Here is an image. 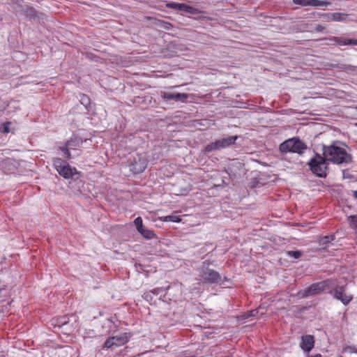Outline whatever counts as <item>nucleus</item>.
I'll return each mask as SVG.
<instances>
[{
  "label": "nucleus",
  "mask_w": 357,
  "mask_h": 357,
  "mask_svg": "<svg viewBox=\"0 0 357 357\" xmlns=\"http://www.w3.org/2000/svg\"><path fill=\"white\" fill-rule=\"evenodd\" d=\"M324 157L326 160L335 164L347 163L351 161V157L346 150L335 144L323 146Z\"/></svg>",
  "instance_id": "1"
},
{
  "label": "nucleus",
  "mask_w": 357,
  "mask_h": 357,
  "mask_svg": "<svg viewBox=\"0 0 357 357\" xmlns=\"http://www.w3.org/2000/svg\"><path fill=\"white\" fill-rule=\"evenodd\" d=\"M307 149L306 144L301 139L293 137L285 140L279 146L282 153H301Z\"/></svg>",
  "instance_id": "2"
},
{
  "label": "nucleus",
  "mask_w": 357,
  "mask_h": 357,
  "mask_svg": "<svg viewBox=\"0 0 357 357\" xmlns=\"http://www.w3.org/2000/svg\"><path fill=\"white\" fill-rule=\"evenodd\" d=\"M238 139V136H228L226 137H222L220 139H216L215 142H211L207 144L204 149L202 150V153L204 154H207L210 152L220 151L222 149H226L231 145L235 144L236 140Z\"/></svg>",
  "instance_id": "3"
},
{
  "label": "nucleus",
  "mask_w": 357,
  "mask_h": 357,
  "mask_svg": "<svg viewBox=\"0 0 357 357\" xmlns=\"http://www.w3.org/2000/svg\"><path fill=\"white\" fill-rule=\"evenodd\" d=\"M208 266L206 261L203 262L199 269L200 280L204 283H219L221 281L220 275L216 271L210 268Z\"/></svg>",
  "instance_id": "4"
},
{
  "label": "nucleus",
  "mask_w": 357,
  "mask_h": 357,
  "mask_svg": "<svg viewBox=\"0 0 357 357\" xmlns=\"http://www.w3.org/2000/svg\"><path fill=\"white\" fill-rule=\"evenodd\" d=\"M324 157L320 155H316L313 157L308 165L312 172L317 174L318 176L322 177L326 175V171L327 169V162Z\"/></svg>",
  "instance_id": "5"
},
{
  "label": "nucleus",
  "mask_w": 357,
  "mask_h": 357,
  "mask_svg": "<svg viewBox=\"0 0 357 357\" xmlns=\"http://www.w3.org/2000/svg\"><path fill=\"white\" fill-rule=\"evenodd\" d=\"M53 165L58 173L65 178H70L77 174L75 167H71L69 164L61 158H55Z\"/></svg>",
  "instance_id": "6"
},
{
  "label": "nucleus",
  "mask_w": 357,
  "mask_h": 357,
  "mask_svg": "<svg viewBox=\"0 0 357 357\" xmlns=\"http://www.w3.org/2000/svg\"><path fill=\"white\" fill-rule=\"evenodd\" d=\"M326 286L327 281H322L312 284L303 291H300L298 293V296L300 298H306L308 296L319 294L320 293L325 290Z\"/></svg>",
  "instance_id": "7"
},
{
  "label": "nucleus",
  "mask_w": 357,
  "mask_h": 357,
  "mask_svg": "<svg viewBox=\"0 0 357 357\" xmlns=\"http://www.w3.org/2000/svg\"><path fill=\"white\" fill-rule=\"evenodd\" d=\"M331 294L345 305L349 304L353 299V296L346 292V289L344 286L336 287L331 291Z\"/></svg>",
  "instance_id": "8"
},
{
  "label": "nucleus",
  "mask_w": 357,
  "mask_h": 357,
  "mask_svg": "<svg viewBox=\"0 0 357 357\" xmlns=\"http://www.w3.org/2000/svg\"><path fill=\"white\" fill-rule=\"evenodd\" d=\"M147 165V161L142 155L137 154V158L134 157L133 161L131 162L132 170L135 173L143 172Z\"/></svg>",
  "instance_id": "9"
},
{
  "label": "nucleus",
  "mask_w": 357,
  "mask_h": 357,
  "mask_svg": "<svg viewBox=\"0 0 357 357\" xmlns=\"http://www.w3.org/2000/svg\"><path fill=\"white\" fill-rule=\"evenodd\" d=\"M294 4L302 6H327L331 5V2L321 0H293Z\"/></svg>",
  "instance_id": "10"
},
{
  "label": "nucleus",
  "mask_w": 357,
  "mask_h": 357,
  "mask_svg": "<svg viewBox=\"0 0 357 357\" xmlns=\"http://www.w3.org/2000/svg\"><path fill=\"white\" fill-rule=\"evenodd\" d=\"M314 344V340L312 335H306L301 337L300 346L303 351L309 352L313 348Z\"/></svg>",
  "instance_id": "11"
},
{
  "label": "nucleus",
  "mask_w": 357,
  "mask_h": 357,
  "mask_svg": "<svg viewBox=\"0 0 357 357\" xmlns=\"http://www.w3.org/2000/svg\"><path fill=\"white\" fill-rule=\"evenodd\" d=\"M161 96L163 99L176 100H183L188 98V94L186 93L170 92H162Z\"/></svg>",
  "instance_id": "12"
},
{
  "label": "nucleus",
  "mask_w": 357,
  "mask_h": 357,
  "mask_svg": "<svg viewBox=\"0 0 357 357\" xmlns=\"http://www.w3.org/2000/svg\"><path fill=\"white\" fill-rule=\"evenodd\" d=\"M112 340L114 341L115 347H121L128 342L130 335L125 333L120 335L111 337Z\"/></svg>",
  "instance_id": "13"
},
{
  "label": "nucleus",
  "mask_w": 357,
  "mask_h": 357,
  "mask_svg": "<svg viewBox=\"0 0 357 357\" xmlns=\"http://www.w3.org/2000/svg\"><path fill=\"white\" fill-rule=\"evenodd\" d=\"M169 7L174 9H176L178 10L184 11L188 13H192L194 10V8L190 6L185 3H170Z\"/></svg>",
  "instance_id": "14"
},
{
  "label": "nucleus",
  "mask_w": 357,
  "mask_h": 357,
  "mask_svg": "<svg viewBox=\"0 0 357 357\" xmlns=\"http://www.w3.org/2000/svg\"><path fill=\"white\" fill-rule=\"evenodd\" d=\"M346 14L335 13L332 14L327 15L326 17V20L327 21H337L341 22L347 18Z\"/></svg>",
  "instance_id": "15"
},
{
  "label": "nucleus",
  "mask_w": 357,
  "mask_h": 357,
  "mask_svg": "<svg viewBox=\"0 0 357 357\" xmlns=\"http://www.w3.org/2000/svg\"><path fill=\"white\" fill-rule=\"evenodd\" d=\"M139 232L145 238L147 239H152L153 238L155 235L153 230L146 229L144 227L142 228V229H140Z\"/></svg>",
  "instance_id": "16"
},
{
  "label": "nucleus",
  "mask_w": 357,
  "mask_h": 357,
  "mask_svg": "<svg viewBox=\"0 0 357 357\" xmlns=\"http://www.w3.org/2000/svg\"><path fill=\"white\" fill-rule=\"evenodd\" d=\"M162 221L164 222H179L181 220V218L175 213L166 215L162 218Z\"/></svg>",
  "instance_id": "17"
},
{
  "label": "nucleus",
  "mask_w": 357,
  "mask_h": 357,
  "mask_svg": "<svg viewBox=\"0 0 357 357\" xmlns=\"http://www.w3.org/2000/svg\"><path fill=\"white\" fill-rule=\"evenodd\" d=\"M81 143H82V141L79 139L75 138V139H71L68 140L66 143V145L70 149H75V146H78Z\"/></svg>",
  "instance_id": "18"
},
{
  "label": "nucleus",
  "mask_w": 357,
  "mask_h": 357,
  "mask_svg": "<svg viewBox=\"0 0 357 357\" xmlns=\"http://www.w3.org/2000/svg\"><path fill=\"white\" fill-rule=\"evenodd\" d=\"M334 238H335V236L333 235L323 236V237L320 238V239H319V245H326L328 243L333 241Z\"/></svg>",
  "instance_id": "19"
},
{
  "label": "nucleus",
  "mask_w": 357,
  "mask_h": 357,
  "mask_svg": "<svg viewBox=\"0 0 357 357\" xmlns=\"http://www.w3.org/2000/svg\"><path fill=\"white\" fill-rule=\"evenodd\" d=\"M11 123L10 122H6L4 123L1 127L0 128V132L2 133L8 134L10 132V126Z\"/></svg>",
  "instance_id": "20"
},
{
  "label": "nucleus",
  "mask_w": 357,
  "mask_h": 357,
  "mask_svg": "<svg viewBox=\"0 0 357 357\" xmlns=\"http://www.w3.org/2000/svg\"><path fill=\"white\" fill-rule=\"evenodd\" d=\"M349 225L351 228L354 229H357V216L356 215H351L349 218Z\"/></svg>",
  "instance_id": "21"
},
{
  "label": "nucleus",
  "mask_w": 357,
  "mask_h": 357,
  "mask_svg": "<svg viewBox=\"0 0 357 357\" xmlns=\"http://www.w3.org/2000/svg\"><path fill=\"white\" fill-rule=\"evenodd\" d=\"M134 222L138 231L140 229H142V228L144 227L142 224V219L141 217H137V218H135Z\"/></svg>",
  "instance_id": "22"
},
{
  "label": "nucleus",
  "mask_w": 357,
  "mask_h": 357,
  "mask_svg": "<svg viewBox=\"0 0 357 357\" xmlns=\"http://www.w3.org/2000/svg\"><path fill=\"white\" fill-rule=\"evenodd\" d=\"M287 255L294 259H298L302 255V252L301 251H289Z\"/></svg>",
  "instance_id": "23"
},
{
  "label": "nucleus",
  "mask_w": 357,
  "mask_h": 357,
  "mask_svg": "<svg viewBox=\"0 0 357 357\" xmlns=\"http://www.w3.org/2000/svg\"><path fill=\"white\" fill-rule=\"evenodd\" d=\"M70 149L66 146L65 147L61 148V151L63 152V156L65 158L69 159L70 158Z\"/></svg>",
  "instance_id": "24"
},
{
  "label": "nucleus",
  "mask_w": 357,
  "mask_h": 357,
  "mask_svg": "<svg viewBox=\"0 0 357 357\" xmlns=\"http://www.w3.org/2000/svg\"><path fill=\"white\" fill-rule=\"evenodd\" d=\"M104 347L107 349H110L115 347L114 341L112 340V337H109L105 341Z\"/></svg>",
  "instance_id": "25"
},
{
  "label": "nucleus",
  "mask_w": 357,
  "mask_h": 357,
  "mask_svg": "<svg viewBox=\"0 0 357 357\" xmlns=\"http://www.w3.org/2000/svg\"><path fill=\"white\" fill-rule=\"evenodd\" d=\"M333 40L341 45H349V44L347 43V42H349V39L343 40L340 38L335 37Z\"/></svg>",
  "instance_id": "26"
},
{
  "label": "nucleus",
  "mask_w": 357,
  "mask_h": 357,
  "mask_svg": "<svg viewBox=\"0 0 357 357\" xmlns=\"http://www.w3.org/2000/svg\"><path fill=\"white\" fill-rule=\"evenodd\" d=\"M345 351L350 353H357V349L353 347H348L345 348Z\"/></svg>",
  "instance_id": "27"
},
{
  "label": "nucleus",
  "mask_w": 357,
  "mask_h": 357,
  "mask_svg": "<svg viewBox=\"0 0 357 357\" xmlns=\"http://www.w3.org/2000/svg\"><path fill=\"white\" fill-rule=\"evenodd\" d=\"M257 312H258L257 310H254L250 311L249 314L245 315L244 317H245V318H247L249 316L255 317V316H256Z\"/></svg>",
  "instance_id": "28"
},
{
  "label": "nucleus",
  "mask_w": 357,
  "mask_h": 357,
  "mask_svg": "<svg viewBox=\"0 0 357 357\" xmlns=\"http://www.w3.org/2000/svg\"><path fill=\"white\" fill-rule=\"evenodd\" d=\"M349 45H357V39H349V42H347Z\"/></svg>",
  "instance_id": "29"
},
{
  "label": "nucleus",
  "mask_w": 357,
  "mask_h": 357,
  "mask_svg": "<svg viewBox=\"0 0 357 357\" xmlns=\"http://www.w3.org/2000/svg\"><path fill=\"white\" fill-rule=\"evenodd\" d=\"M89 98L86 96H83L81 99V102L82 104H86L87 102H89Z\"/></svg>",
  "instance_id": "30"
},
{
  "label": "nucleus",
  "mask_w": 357,
  "mask_h": 357,
  "mask_svg": "<svg viewBox=\"0 0 357 357\" xmlns=\"http://www.w3.org/2000/svg\"><path fill=\"white\" fill-rule=\"evenodd\" d=\"M324 29H325L324 26H323L322 25L318 24V25H317L315 30L317 31H323L324 30Z\"/></svg>",
  "instance_id": "31"
},
{
  "label": "nucleus",
  "mask_w": 357,
  "mask_h": 357,
  "mask_svg": "<svg viewBox=\"0 0 357 357\" xmlns=\"http://www.w3.org/2000/svg\"><path fill=\"white\" fill-rule=\"evenodd\" d=\"M231 165H235V166H241V164L239 162H238L236 160H232Z\"/></svg>",
  "instance_id": "32"
},
{
  "label": "nucleus",
  "mask_w": 357,
  "mask_h": 357,
  "mask_svg": "<svg viewBox=\"0 0 357 357\" xmlns=\"http://www.w3.org/2000/svg\"><path fill=\"white\" fill-rule=\"evenodd\" d=\"M351 192L352 195L357 199V190H353Z\"/></svg>",
  "instance_id": "33"
},
{
  "label": "nucleus",
  "mask_w": 357,
  "mask_h": 357,
  "mask_svg": "<svg viewBox=\"0 0 357 357\" xmlns=\"http://www.w3.org/2000/svg\"><path fill=\"white\" fill-rule=\"evenodd\" d=\"M345 319H346V317H345V316H343L342 319H343V320H345Z\"/></svg>",
  "instance_id": "34"
}]
</instances>
